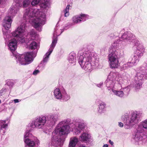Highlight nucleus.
<instances>
[{
	"instance_id": "3",
	"label": "nucleus",
	"mask_w": 147,
	"mask_h": 147,
	"mask_svg": "<svg viewBox=\"0 0 147 147\" xmlns=\"http://www.w3.org/2000/svg\"><path fill=\"white\" fill-rule=\"evenodd\" d=\"M24 18L29 22L39 31L41 30V26L45 23V14L37 8L28 7L25 10Z\"/></svg>"
},
{
	"instance_id": "14",
	"label": "nucleus",
	"mask_w": 147,
	"mask_h": 147,
	"mask_svg": "<svg viewBox=\"0 0 147 147\" xmlns=\"http://www.w3.org/2000/svg\"><path fill=\"white\" fill-rule=\"evenodd\" d=\"M22 6V5L20 2L14 1L12 6L9 10V15L14 16L17 13L19 8Z\"/></svg>"
},
{
	"instance_id": "36",
	"label": "nucleus",
	"mask_w": 147,
	"mask_h": 147,
	"mask_svg": "<svg viewBox=\"0 0 147 147\" xmlns=\"http://www.w3.org/2000/svg\"><path fill=\"white\" fill-rule=\"evenodd\" d=\"M143 127L139 125L136 130L134 131V133L138 134H141L144 131Z\"/></svg>"
},
{
	"instance_id": "54",
	"label": "nucleus",
	"mask_w": 147,
	"mask_h": 147,
	"mask_svg": "<svg viewBox=\"0 0 147 147\" xmlns=\"http://www.w3.org/2000/svg\"><path fill=\"white\" fill-rule=\"evenodd\" d=\"M2 1V0H0V4H1V1Z\"/></svg>"
},
{
	"instance_id": "24",
	"label": "nucleus",
	"mask_w": 147,
	"mask_h": 147,
	"mask_svg": "<svg viewBox=\"0 0 147 147\" xmlns=\"http://www.w3.org/2000/svg\"><path fill=\"white\" fill-rule=\"evenodd\" d=\"M7 126V124L6 123L5 121L0 120V130L1 134H3L5 133Z\"/></svg>"
},
{
	"instance_id": "56",
	"label": "nucleus",
	"mask_w": 147,
	"mask_h": 147,
	"mask_svg": "<svg viewBox=\"0 0 147 147\" xmlns=\"http://www.w3.org/2000/svg\"><path fill=\"white\" fill-rule=\"evenodd\" d=\"M1 100H0V103H1Z\"/></svg>"
},
{
	"instance_id": "44",
	"label": "nucleus",
	"mask_w": 147,
	"mask_h": 147,
	"mask_svg": "<svg viewBox=\"0 0 147 147\" xmlns=\"http://www.w3.org/2000/svg\"><path fill=\"white\" fill-rule=\"evenodd\" d=\"M40 72V71L38 70H36L34 71L33 73V74L34 75H36Z\"/></svg>"
},
{
	"instance_id": "8",
	"label": "nucleus",
	"mask_w": 147,
	"mask_h": 147,
	"mask_svg": "<svg viewBox=\"0 0 147 147\" xmlns=\"http://www.w3.org/2000/svg\"><path fill=\"white\" fill-rule=\"evenodd\" d=\"M46 122V117L41 116L36 118L34 121L30 124V126L33 128L42 129Z\"/></svg>"
},
{
	"instance_id": "30",
	"label": "nucleus",
	"mask_w": 147,
	"mask_h": 147,
	"mask_svg": "<svg viewBox=\"0 0 147 147\" xmlns=\"http://www.w3.org/2000/svg\"><path fill=\"white\" fill-rule=\"evenodd\" d=\"M116 83H117V86H118L117 88H118L119 85L122 87L125 85L127 82L126 80H123L121 78H120L119 80L118 79V81H117Z\"/></svg>"
},
{
	"instance_id": "48",
	"label": "nucleus",
	"mask_w": 147,
	"mask_h": 147,
	"mask_svg": "<svg viewBox=\"0 0 147 147\" xmlns=\"http://www.w3.org/2000/svg\"><path fill=\"white\" fill-rule=\"evenodd\" d=\"M78 147H87L84 144H81L80 145H79Z\"/></svg>"
},
{
	"instance_id": "42",
	"label": "nucleus",
	"mask_w": 147,
	"mask_h": 147,
	"mask_svg": "<svg viewBox=\"0 0 147 147\" xmlns=\"http://www.w3.org/2000/svg\"><path fill=\"white\" fill-rule=\"evenodd\" d=\"M31 38L32 40L35 39V38L37 36L36 33L33 31H32L30 33Z\"/></svg>"
},
{
	"instance_id": "22",
	"label": "nucleus",
	"mask_w": 147,
	"mask_h": 147,
	"mask_svg": "<svg viewBox=\"0 0 147 147\" xmlns=\"http://www.w3.org/2000/svg\"><path fill=\"white\" fill-rule=\"evenodd\" d=\"M107 78L117 82L119 78V74L115 72H111L108 75Z\"/></svg>"
},
{
	"instance_id": "52",
	"label": "nucleus",
	"mask_w": 147,
	"mask_h": 147,
	"mask_svg": "<svg viewBox=\"0 0 147 147\" xmlns=\"http://www.w3.org/2000/svg\"><path fill=\"white\" fill-rule=\"evenodd\" d=\"M103 147H109V146L107 144H105L103 146Z\"/></svg>"
},
{
	"instance_id": "6",
	"label": "nucleus",
	"mask_w": 147,
	"mask_h": 147,
	"mask_svg": "<svg viewBox=\"0 0 147 147\" xmlns=\"http://www.w3.org/2000/svg\"><path fill=\"white\" fill-rule=\"evenodd\" d=\"M37 51L34 53L28 52L24 55L17 54L15 55L16 61L22 65H26L32 62L36 55Z\"/></svg>"
},
{
	"instance_id": "55",
	"label": "nucleus",
	"mask_w": 147,
	"mask_h": 147,
	"mask_svg": "<svg viewBox=\"0 0 147 147\" xmlns=\"http://www.w3.org/2000/svg\"><path fill=\"white\" fill-rule=\"evenodd\" d=\"M122 42L123 43H123H124V44L125 42H124V41H123Z\"/></svg>"
},
{
	"instance_id": "51",
	"label": "nucleus",
	"mask_w": 147,
	"mask_h": 147,
	"mask_svg": "<svg viewBox=\"0 0 147 147\" xmlns=\"http://www.w3.org/2000/svg\"><path fill=\"white\" fill-rule=\"evenodd\" d=\"M13 1H14L15 2H16V1H17V2H18V1L19 2H20V3H21V2H22L21 0H13Z\"/></svg>"
},
{
	"instance_id": "31",
	"label": "nucleus",
	"mask_w": 147,
	"mask_h": 147,
	"mask_svg": "<svg viewBox=\"0 0 147 147\" xmlns=\"http://www.w3.org/2000/svg\"><path fill=\"white\" fill-rule=\"evenodd\" d=\"M112 92L114 94L120 97L124 96L123 92L122 90H117L114 89L113 90Z\"/></svg>"
},
{
	"instance_id": "49",
	"label": "nucleus",
	"mask_w": 147,
	"mask_h": 147,
	"mask_svg": "<svg viewBox=\"0 0 147 147\" xmlns=\"http://www.w3.org/2000/svg\"><path fill=\"white\" fill-rule=\"evenodd\" d=\"M13 101L15 103H18L19 102V100L18 99H14Z\"/></svg>"
},
{
	"instance_id": "32",
	"label": "nucleus",
	"mask_w": 147,
	"mask_h": 147,
	"mask_svg": "<svg viewBox=\"0 0 147 147\" xmlns=\"http://www.w3.org/2000/svg\"><path fill=\"white\" fill-rule=\"evenodd\" d=\"M49 2L48 0H44L42 3H40V6L42 8L47 9L49 8Z\"/></svg>"
},
{
	"instance_id": "17",
	"label": "nucleus",
	"mask_w": 147,
	"mask_h": 147,
	"mask_svg": "<svg viewBox=\"0 0 147 147\" xmlns=\"http://www.w3.org/2000/svg\"><path fill=\"white\" fill-rule=\"evenodd\" d=\"M24 141L26 144L25 147H34L35 143H38L39 142L37 138L34 136H32L31 138L26 140Z\"/></svg>"
},
{
	"instance_id": "43",
	"label": "nucleus",
	"mask_w": 147,
	"mask_h": 147,
	"mask_svg": "<svg viewBox=\"0 0 147 147\" xmlns=\"http://www.w3.org/2000/svg\"><path fill=\"white\" fill-rule=\"evenodd\" d=\"M6 84L10 87H12L13 85V80H8Z\"/></svg>"
},
{
	"instance_id": "4",
	"label": "nucleus",
	"mask_w": 147,
	"mask_h": 147,
	"mask_svg": "<svg viewBox=\"0 0 147 147\" xmlns=\"http://www.w3.org/2000/svg\"><path fill=\"white\" fill-rule=\"evenodd\" d=\"M78 62L81 67L86 71L91 70L98 65V61H96L94 57L95 53L90 50L80 51Z\"/></svg>"
},
{
	"instance_id": "11",
	"label": "nucleus",
	"mask_w": 147,
	"mask_h": 147,
	"mask_svg": "<svg viewBox=\"0 0 147 147\" xmlns=\"http://www.w3.org/2000/svg\"><path fill=\"white\" fill-rule=\"evenodd\" d=\"M133 138L135 142L138 144L147 143V135L134 133Z\"/></svg>"
},
{
	"instance_id": "40",
	"label": "nucleus",
	"mask_w": 147,
	"mask_h": 147,
	"mask_svg": "<svg viewBox=\"0 0 147 147\" xmlns=\"http://www.w3.org/2000/svg\"><path fill=\"white\" fill-rule=\"evenodd\" d=\"M30 3V2L29 0H25L23 1V7H27Z\"/></svg>"
},
{
	"instance_id": "53",
	"label": "nucleus",
	"mask_w": 147,
	"mask_h": 147,
	"mask_svg": "<svg viewBox=\"0 0 147 147\" xmlns=\"http://www.w3.org/2000/svg\"><path fill=\"white\" fill-rule=\"evenodd\" d=\"M145 63L147 65V61H146Z\"/></svg>"
},
{
	"instance_id": "29",
	"label": "nucleus",
	"mask_w": 147,
	"mask_h": 147,
	"mask_svg": "<svg viewBox=\"0 0 147 147\" xmlns=\"http://www.w3.org/2000/svg\"><path fill=\"white\" fill-rule=\"evenodd\" d=\"M140 57H138L136 54H135V55L134 56L132 59L131 60H129L130 61V62H129L132 66H133L139 62V59Z\"/></svg>"
},
{
	"instance_id": "23",
	"label": "nucleus",
	"mask_w": 147,
	"mask_h": 147,
	"mask_svg": "<svg viewBox=\"0 0 147 147\" xmlns=\"http://www.w3.org/2000/svg\"><path fill=\"white\" fill-rule=\"evenodd\" d=\"M63 32V30L62 29L60 28V27H58L57 24L56 27L55 29V30L53 33V40L54 39L56 40L57 42V36H59Z\"/></svg>"
},
{
	"instance_id": "33",
	"label": "nucleus",
	"mask_w": 147,
	"mask_h": 147,
	"mask_svg": "<svg viewBox=\"0 0 147 147\" xmlns=\"http://www.w3.org/2000/svg\"><path fill=\"white\" fill-rule=\"evenodd\" d=\"M133 66L129 62H127L121 66V70H125L130 68Z\"/></svg>"
},
{
	"instance_id": "5",
	"label": "nucleus",
	"mask_w": 147,
	"mask_h": 147,
	"mask_svg": "<svg viewBox=\"0 0 147 147\" xmlns=\"http://www.w3.org/2000/svg\"><path fill=\"white\" fill-rule=\"evenodd\" d=\"M140 117V114L136 112H133L130 117L127 113L123 115L121 118L125 123L124 125L125 128L128 129L138 123L139 121Z\"/></svg>"
},
{
	"instance_id": "28",
	"label": "nucleus",
	"mask_w": 147,
	"mask_h": 147,
	"mask_svg": "<svg viewBox=\"0 0 147 147\" xmlns=\"http://www.w3.org/2000/svg\"><path fill=\"white\" fill-rule=\"evenodd\" d=\"M106 104L104 102L100 103L99 105L98 112L100 114L105 113L106 111Z\"/></svg>"
},
{
	"instance_id": "46",
	"label": "nucleus",
	"mask_w": 147,
	"mask_h": 147,
	"mask_svg": "<svg viewBox=\"0 0 147 147\" xmlns=\"http://www.w3.org/2000/svg\"><path fill=\"white\" fill-rule=\"evenodd\" d=\"M118 125L120 127H122L123 126V123L119 122H118Z\"/></svg>"
},
{
	"instance_id": "18",
	"label": "nucleus",
	"mask_w": 147,
	"mask_h": 147,
	"mask_svg": "<svg viewBox=\"0 0 147 147\" xmlns=\"http://www.w3.org/2000/svg\"><path fill=\"white\" fill-rule=\"evenodd\" d=\"M11 17V16H6L3 20V27L5 28V30L7 31L11 27L12 22Z\"/></svg>"
},
{
	"instance_id": "1",
	"label": "nucleus",
	"mask_w": 147,
	"mask_h": 147,
	"mask_svg": "<svg viewBox=\"0 0 147 147\" xmlns=\"http://www.w3.org/2000/svg\"><path fill=\"white\" fill-rule=\"evenodd\" d=\"M74 125V126L72 128V131L75 135L80 133L85 127L84 122L80 119H76L72 123L71 122L69 119L59 122L53 132L51 139L52 145L56 147H61L63 144L64 140L61 137V135L69 133L70 128Z\"/></svg>"
},
{
	"instance_id": "35",
	"label": "nucleus",
	"mask_w": 147,
	"mask_h": 147,
	"mask_svg": "<svg viewBox=\"0 0 147 147\" xmlns=\"http://www.w3.org/2000/svg\"><path fill=\"white\" fill-rule=\"evenodd\" d=\"M32 135L29 133V131H26V132L24 135V140H26L32 138Z\"/></svg>"
},
{
	"instance_id": "50",
	"label": "nucleus",
	"mask_w": 147,
	"mask_h": 147,
	"mask_svg": "<svg viewBox=\"0 0 147 147\" xmlns=\"http://www.w3.org/2000/svg\"><path fill=\"white\" fill-rule=\"evenodd\" d=\"M109 143H110L111 144V145H113V142H112V141H111V140H109Z\"/></svg>"
},
{
	"instance_id": "27",
	"label": "nucleus",
	"mask_w": 147,
	"mask_h": 147,
	"mask_svg": "<svg viewBox=\"0 0 147 147\" xmlns=\"http://www.w3.org/2000/svg\"><path fill=\"white\" fill-rule=\"evenodd\" d=\"M39 47V44L36 42L34 41H32L30 44L29 46V48L30 49L35 50L34 53L36 51L37 52V51Z\"/></svg>"
},
{
	"instance_id": "47",
	"label": "nucleus",
	"mask_w": 147,
	"mask_h": 147,
	"mask_svg": "<svg viewBox=\"0 0 147 147\" xmlns=\"http://www.w3.org/2000/svg\"><path fill=\"white\" fill-rule=\"evenodd\" d=\"M103 84V83H100L99 84H97V86L98 87L100 88L102 86Z\"/></svg>"
},
{
	"instance_id": "19",
	"label": "nucleus",
	"mask_w": 147,
	"mask_h": 147,
	"mask_svg": "<svg viewBox=\"0 0 147 147\" xmlns=\"http://www.w3.org/2000/svg\"><path fill=\"white\" fill-rule=\"evenodd\" d=\"M8 49L11 52L14 51L16 49L17 41L15 38H13L9 41Z\"/></svg>"
},
{
	"instance_id": "38",
	"label": "nucleus",
	"mask_w": 147,
	"mask_h": 147,
	"mask_svg": "<svg viewBox=\"0 0 147 147\" xmlns=\"http://www.w3.org/2000/svg\"><path fill=\"white\" fill-rule=\"evenodd\" d=\"M140 124L143 128L147 130V119L142 121Z\"/></svg>"
},
{
	"instance_id": "9",
	"label": "nucleus",
	"mask_w": 147,
	"mask_h": 147,
	"mask_svg": "<svg viewBox=\"0 0 147 147\" xmlns=\"http://www.w3.org/2000/svg\"><path fill=\"white\" fill-rule=\"evenodd\" d=\"M59 117L58 113H52L47 117V123L48 125L52 126L56 123Z\"/></svg>"
},
{
	"instance_id": "7",
	"label": "nucleus",
	"mask_w": 147,
	"mask_h": 147,
	"mask_svg": "<svg viewBox=\"0 0 147 147\" xmlns=\"http://www.w3.org/2000/svg\"><path fill=\"white\" fill-rule=\"evenodd\" d=\"M26 24L22 23L13 32L11 33L12 36L16 37L20 43H23L25 41L26 37Z\"/></svg>"
},
{
	"instance_id": "21",
	"label": "nucleus",
	"mask_w": 147,
	"mask_h": 147,
	"mask_svg": "<svg viewBox=\"0 0 147 147\" xmlns=\"http://www.w3.org/2000/svg\"><path fill=\"white\" fill-rule=\"evenodd\" d=\"M136 50L135 52V54H136L138 57H141L143 55L144 49L143 46L140 44L136 47Z\"/></svg>"
},
{
	"instance_id": "26",
	"label": "nucleus",
	"mask_w": 147,
	"mask_h": 147,
	"mask_svg": "<svg viewBox=\"0 0 147 147\" xmlns=\"http://www.w3.org/2000/svg\"><path fill=\"white\" fill-rule=\"evenodd\" d=\"M78 138L76 137L70 138L69 145V147H75L78 142Z\"/></svg>"
},
{
	"instance_id": "45",
	"label": "nucleus",
	"mask_w": 147,
	"mask_h": 147,
	"mask_svg": "<svg viewBox=\"0 0 147 147\" xmlns=\"http://www.w3.org/2000/svg\"><path fill=\"white\" fill-rule=\"evenodd\" d=\"M3 34L4 35V37L5 38H7V32H5V31L4 30H3Z\"/></svg>"
},
{
	"instance_id": "12",
	"label": "nucleus",
	"mask_w": 147,
	"mask_h": 147,
	"mask_svg": "<svg viewBox=\"0 0 147 147\" xmlns=\"http://www.w3.org/2000/svg\"><path fill=\"white\" fill-rule=\"evenodd\" d=\"M88 18V15L81 13L74 16L72 18V21L74 24H78L85 21Z\"/></svg>"
},
{
	"instance_id": "16",
	"label": "nucleus",
	"mask_w": 147,
	"mask_h": 147,
	"mask_svg": "<svg viewBox=\"0 0 147 147\" xmlns=\"http://www.w3.org/2000/svg\"><path fill=\"white\" fill-rule=\"evenodd\" d=\"M105 83L109 90H111L112 91L113 90H114V88H117L118 87L116 81L108 78L105 81Z\"/></svg>"
},
{
	"instance_id": "39",
	"label": "nucleus",
	"mask_w": 147,
	"mask_h": 147,
	"mask_svg": "<svg viewBox=\"0 0 147 147\" xmlns=\"http://www.w3.org/2000/svg\"><path fill=\"white\" fill-rule=\"evenodd\" d=\"M69 5H67L65 9L64 10L63 12L64 13V16L65 17L68 16L69 15Z\"/></svg>"
},
{
	"instance_id": "13",
	"label": "nucleus",
	"mask_w": 147,
	"mask_h": 147,
	"mask_svg": "<svg viewBox=\"0 0 147 147\" xmlns=\"http://www.w3.org/2000/svg\"><path fill=\"white\" fill-rule=\"evenodd\" d=\"M56 43L57 41L56 39H54L52 42L48 52L44 56V58L42 61L44 63H46L48 61L49 56L52 52Z\"/></svg>"
},
{
	"instance_id": "25",
	"label": "nucleus",
	"mask_w": 147,
	"mask_h": 147,
	"mask_svg": "<svg viewBox=\"0 0 147 147\" xmlns=\"http://www.w3.org/2000/svg\"><path fill=\"white\" fill-rule=\"evenodd\" d=\"M53 93L54 97L56 99L61 100L62 98L63 92H61L59 89L58 88H56L54 90Z\"/></svg>"
},
{
	"instance_id": "37",
	"label": "nucleus",
	"mask_w": 147,
	"mask_h": 147,
	"mask_svg": "<svg viewBox=\"0 0 147 147\" xmlns=\"http://www.w3.org/2000/svg\"><path fill=\"white\" fill-rule=\"evenodd\" d=\"M63 97L62 99L65 101H67L70 98V96L67 94L65 92H63Z\"/></svg>"
},
{
	"instance_id": "41",
	"label": "nucleus",
	"mask_w": 147,
	"mask_h": 147,
	"mask_svg": "<svg viewBox=\"0 0 147 147\" xmlns=\"http://www.w3.org/2000/svg\"><path fill=\"white\" fill-rule=\"evenodd\" d=\"M41 0H33L31 3V4L32 6H35L39 3Z\"/></svg>"
},
{
	"instance_id": "15",
	"label": "nucleus",
	"mask_w": 147,
	"mask_h": 147,
	"mask_svg": "<svg viewBox=\"0 0 147 147\" xmlns=\"http://www.w3.org/2000/svg\"><path fill=\"white\" fill-rule=\"evenodd\" d=\"M80 140L82 142H89L93 141L90 134L88 132H83L80 135L79 137Z\"/></svg>"
},
{
	"instance_id": "2",
	"label": "nucleus",
	"mask_w": 147,
	"mask_h": 147,
	"mask_svg": "<svg viewBox=\"0 0 147 147\" xmlns=\"http://www.w3.org/2000/svg\"><path fill=\"white\" fill-rule=\"evenodd\" d=\"M135 36L129 32H125L121 36L119 39L115 40L112 44L109 49L110 53L108 56L110 67L112 69L117 68L119 66L118 55L119 53V45L120 42L123 40L132 41L135 38Z\"/></svg>"
},
{
	"instance_id": "34",
	"label": "nucleus",
	"mask_w": 147,
	"mask_h": 147,
	"mask_svg": "<svg viewBox=\"0 0 147 147\" xmlns=\"http://www.w3.org/2000/svg\"><path fill=\"white\" fill-rule=\"evenodd\" d=\"M122 90L123 92L124 95L127 96L128 95L130 91V86H128L126 87L123 88L122 89Z\"/></svg>"
},
{
	"instance_id": "20",
	"label": "nucleus",
	"mask_w": 147,
	"mask_h": 147,
	"mask_svg": "<svg viewBox=\"0 0 147 147\" xmlns=\"http://www.w3.org/2000/svg\"><path fill=\"white\" fill-rule=\"evenodd\" d=\"M68 60L69 63L74 65L76 61V53L74 52H71L69 55Z\"/></svg>"
},
{
	"instance_id": "10",
	"label": "nucleus",
	"mask_w": 147,
	"mask_h": 147,
	"mask_svg": "<svg viewBox=\"0 0 147 147\" xmlns=\"http://www.w3.org/2000/svg\"><path fill=\"white\" fill-rule=\"evenodd\" d=\"M144 73L142 71L138 72L135 77V88L136 89H139L142 87V80L144 77Z\"/></svg>"
}]
</instances>
